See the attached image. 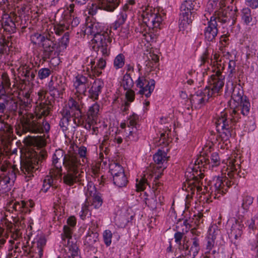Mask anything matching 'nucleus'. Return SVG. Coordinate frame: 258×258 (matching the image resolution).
Returning a JSON list of instances; mask_svg holds the SVG:
<instances>
[{
  "mask_svg": "<svg viewBox=\"0 0 258 258\" xmlns=\"http://www.w3.org/2000/svg\"><path fill=\"white\" fill-rule=\"evenodd\" d=\"M221 163L219 154L217 152L212 153L209 157L200 156L194 164H191L186 169L185 173L186 179L184 187L187 192L186 199L192 198L195 194H204L207 192L210 196V193L207 190L208 186H204L203 188V179L204 177V172L207 169L214 170V167L218 166Z\"/></svg>",
  "mask_w": 258,
  "mask_h": 258,
  "instance_id": "7ed1b4c3",
  "label": "nucleus"
},
{
  "mask_svg": "<svg viewBox=\"0 0 258 258\" xmlns=\"http://www.w3.org/2000/svg\"><path fill=\"white\" fill-rule=\"evenodd\" d=\"M132 12L133 11L131 9H128V6L125 3L123 5L120 9L119 14L117 15L116 20L111 25L109 30L111 31L112 30H117L120 26L125 23L128 14Z\"/></svg>",
  "mask_w": 258,
  "mask_h": 258,
  "instance_id": "2f4dec72",
  "label": "nucleus"
},
{
  "mask_svg": "<svg viewBox=\"0 0 258 258\" xmlns=\"http://www.w3.org/2000/svg\"><path fill=\"white\" fill-rule=\"evenodd\" d=\"M133 12L139 9L142 13L143 22L147 26L158 27L163 20V14L156 12V10L150 7L147 0H125V3Z\"/></svg>",
  "mask_w": 258,
  "mask_h": 258,
  "instance_id": "1a4fd4ad",
  "label": "nucleus"
},
{
  "mask_svg": "<svg viewBox=\"0 0 258 258\" xmlns=\"http://www.w3.org/2000/svg\"><path fill=\"white\" fill-rule=\"evenodd\" d=\"M109 171L112 177L124 172L123 167L118 163L112 162L108 165Z\"/></svg>",
  "mask_w": 258,
  "mask_h": 258,
  "instance_id": "13d9d810",
  "label": "nucleus"
},
{
  "mask_svg": "<svg viewBox=\"0 0 258 258\" xmlns=\"http://www.w3.org/2000/svg\"><path fill=\"white\" fill-rule=\"evenodd\" d=\"M162 170L163 168H162L156 169L153 174L152 189L155 196L156 200L154 202H156V203L151 206L152 209L156 208L158 205L162 206L164 204L163 184L159 181V179L162 175Z\"/></svg>",
  "mask_w": 258,
  "mask_h": 258,
  "instance_id": "a211bd4d",
  "label": "nucleus"
},
{
  "mask_svg": "<svg viewBox=\"0 0 258 258\" xmlns=\"http://www.w3.org/2000/svg\"><path fill=\"white\" fill-rule=\"evenodd\" d=\"M243 94L239 87L233 86V83H231L229 91L226 85L225 95L231 97V109H224L216 114L214 117L218 135H216L214 131H211L209 138L213 145L218 143L220 148L223 150H227L230 147L229 139L235 137L236 130L239 126L237 123L241 118V115L246 116L249 113L250 102L245 96H243Z\"/></svg>",
  "mask_w": 258,
  "mask_h": 258,
  "instance_id": "f257e3e1",
  "label": "nucleus"
},
{
  "mask_svg": "<svg viewBox=\"0 0 258 258\" xmlns=\"http://www.w3.org/2000/svg\"><path fill=\"white\" fill-rule=\"evenodd\" d=\"M135 82L131 77L130 73H126L123 76L120 82V86L124 90L132 89Z\"/></svg>",
  "mask_w": 258,
  "mask_h": 258,
  "instance_id": "864d4df0",
  "label": "nucleus"
},
{
  "mask_svg": "<svg viewBox=\"0 0 258 258\" xmlns=\"http://www.w3.org/2000/svg\"><path fill=\"white\" fill-rule=\"evenodd\" d=\"M126 121L127 127H135L136 126H139L140 128H141V124H140L139 116L134 112H133L127 117Z\"/></svg>",
  "mask_w": 258,
  "mask_h": 258,
  "instance_id": "052dcab7",
  "label": "nucleus"
},
{
  "mask_svg": "<svg viewBox=\"0 0 258 258\" xmlns=\"http://www.w3.org/2000/svg\"><path fill=\"white\" fill-rule=\"evenodd\" d=\"M89 80L88 77L82 74H78L73 79V87L76 93L86 95L87 89L89 88Z\"/></svg>",
  "mask_w": 258,
  "mask_h": 258,
  "instance_id": "c756f323",
  "label": "nucleus"
},
{
  "mask_svg": "<svg viewBox=\"0 0 258 258\" xmlns=\"http://www.w3.org/2000/svg\"><path fill=\"white\" fill-rule=\"evenodd\" d=\"M61 113L62 117L59 121V125L62 131L64 133H66L69 130L68 126L71 120V118L73 119L74 116L72 115L70 111L68 110L67 109H63L61 111Z\"/></svg>",
  "mask_w": 258,
  "mask_h": 258,
  "instance_id": "79ce46f5",
  "label": "nucleus"
},
{
  "mask_svg": "<svg viewBox=\"0 0 258 258\" xmlns=\"http://www.w3.org/2000/svg\"><path fill=\"white\" fill-rule=\"evenodd\" d=\"M218 68L216 73L210 76L205 88L213 98L222 94L225 83V76L222 75L220 68Z\"/></svg>",
  "mask_w": 258,
  "mask_h": 258,
  "instance_id": "dca6fc26",
  "label": "nucleus"
},
{
  "mask_svg": "<svg viewBox=\"0 0 258 258\" xmlns=\"http://www.w3.org/2000/svg\"><path fill=\"white\" fill-rule=\"evenodd\" d=\"M30 41L33 45L42 47L41 53L38 55L39 62L42 64L58 56L56 50V40L53 31L41 34L34 32L30 35Z\"/></svg>",
  "mask_w": 258,
  "mask_h": 258,
  "instance_id": "0eeeda50",
  "label": "nucleus"
},
{
  "mask_svg": "<svg viewBox=\"0 0 258 258\" xmlns=\"http://www.w3.org/2000/svg\"><path fill=\"white\" fill-rule=\"evenodd\" d=\"M148 60L146 61L147 67L151 69L156 67L159 60L158 55L150 52L149 56H148Z\"/></svg>",
  "mask_w": 258,
  "mask_h": 258,
  "instance_id": "338daca9",
  "label": "nucleus"
},
{
  "mask_svg": "<svg viewBox=\"0 0 258 258\" xmlns=\"http://www.w3.org/2000/svg\"><path fill=\"white\" fill-rule=\"evenodd\" d=\"M228 176H217L209 182L207 190L210 193L211 198L219 199L226 193L228 188L232 185H237L239 179L244 177L245 173L241 172L240 165L233 163L227 168Z\"/></svg>",
  "mask_w": 258,
  "mask_h": 258,
  "instance_id": "423d86ee",
  "label": "nucleus"
},
{
  "mask_svg": "<svg viewBox=\"0 0 258 258\" xmlns=\"http://www.w3.org/2000/svg\"><path fill=\"white\" fill-rule=\"evenodd\" d=\"M229 224L231 225L230 232H228L229 238L237 240L240 238L244 228V224L239 217L238 219L233 218L229 220Z\"/></svg>",
  "mask_w": 258,
  "mask_h": 258,
  "instance_id": "bb28decb",
  "label": "nucleus"
},
{
  "mask_svg": "<svg viewBox=\"0 0 258 258\" xmlns=\"http://www.w3.org/2000/svg\"><path fill=\"white\" fill-rule=\"evenodd\" d=\"M213 98L210 95L209 91L205 88L197 91L190 96V102L192 107L200 109Z\"/></svg>",
  "mask_w": 258,
  "mask_h": 258,
  "instance_id": "5701e85b",
  "label": "nucleus"
},
{
  "mask_svg": "<svg viewBox=\"0 0 258 258\" xmlns=\"http://www.w3.org/2000/svg\"><path fill=\"white\" fill-rule=\"evenodd\" d=\"M39 67V63L36 61L30 59L26 61L21 62L19 67L18 69L19 74L23 78V81L28 83V85H25L22 90V94L25 99L27 103L30 102L32 100L31 95L33 92V87L34 85V83L37 82V70L36 66Z\"/></svg>",
  "mask_w": 258,
  "mask_h": 258,
  "instance_id": "9d476101",
  "label": "nucleus"
},
{
  "mask_svg": "<svg viewBox=\"0 0 258 258\" xmlns=\"http://www.w3.org/2000/svg\"><path fill=\"white\" fill-rule=\"evenodd\" d=\"M67 107L68 108V109H67L70 111L72 115L74 116L73 120L75 118L80 117V116L82 115V107L81 101H80L79 98L70 97L68 100Z\"/></svg>",
  "mask_w": 258,
  "mask_h": 258,
  "instance_id": "c9c22d12",
  "label": "nucleus"
},
{
  "mask_svg": "<svg viewBox=\"0 0 258 258\" xmlns=\"http://www.w3.org/2000/svg\"><path fill=\"white\" fill-rule=\"evenodd\" d=\"M67 225L63 227L62 232L61 233V243L62 245H71L72 243L77 244L76 241L73 240L72 235L77 224V219L74 216L69 217L67 220Z\"/></svg>",
  "mask_w": 258,
  "mask_h": 258,
  "instance_id": "aec40b11",
  "label": "nucleus"
},
{
  "mask_svg": "<svg viewBox=\"0 0 258 258\" xmlns=\"http://www.w3.org/2000/svg\"><path fill=\"white\" fill-rule=\"evenodd\" d=\"M66 84L60 77L51 76L47 83L49 94L53 98H57L62 95L66 89Z\"/></svg>",
  "mask_w": 258,
  "mask_h": 258,
  "instance_id": "4be33fe9",
  "label": "nucleus"
},
{
  "mask_svg": "<svg viewBox=\"0 0 258 258\" xmlns=\"http://www.w3.org/2000/svg\"><path fill=\"white\" fill-rule=\"evenodd\" d=\"M245 223L249 231L254 232L257 230L258 236V212L250 219L247 220Z\"/></svg>",
  "mask_w": 258,
  "mask_h": 258,
  "instance_id": "4d7b16f0",
  "label": "nucleus"
},
{
  "mask_svg": "<svg viewBox=\"0 0 258 258\" xmlns=\"http://www.w3.org/2000/svg\"><path fill=\"white\" fill-rule=\"evenodd\" d=\"M208 20L207 24L205 25L203 29L204 39L207 44H210L211 43L215 42L216 38L219 31V24L215 21V18Z\"/></svg>",
  "mask_w": 258,
  "mask_h": 258,
  "instance_id": "b1692460",
  "label": "nucleus"
},
{
  "mask_svg": "<svg viewBox=\"0 0 258 258\" xmlns=\"http://www.w3.org/2000/svg\"><path fill=\"white\" fill-rule=\"evenodd\" d=\"M227 64H228V68L227 69L228 77L231 78L236 73V62L235 60L232 59L229 60L227 62L226 61H224L223 63V66L221 67V69H220L222 72L224 70L225 67Z\"/></svg>",
  "mask_w": 258,
  "mask_h": 258,
  "instance_id": "8fccbe9b",
  "label": "nucleus"
},
{
  "mask_svg": "<svg viewBox=\"0 0 258 258\" xmlns=\"http://www.w3.org/2000/svg\"><path fill=\"white\" fill-rule=\"evenodd\" d=\"M104 86V83L102 80L100 79H95L91 87L88 88V97L93 101H97Z\"/></svg>",
  "mask_w": 258,
  "mask_h": 258,
  "instance_id": "473e14b6",
  "label": "nucleus"
},
{
  "mask_svg": "<svg viewBox=\"0 0 258 258\" xmlns=\"http://www.w3.org/2000/svg\"><path fill=\"white\" fill-rule=\"evenodd\" d=\"M47 239L46 235L42 233H38L32 241V247L30 246V252L33 248L39 258L43 256L44 249L46 246Z\"/></svg>",
  "mask_w": 258,
  "mask_h": 258,
  "instance_id": "cd10ccee",
  "label": "nucleus"
},
{
  "mask_svg": "<svg viewBox=\"0 0 258 258\" xmlns=\"http://www.w3.org/2000/svg\"><path fill=\"white\" fill-rule=\"evenodd\" d=\"M124 132V142L129 146L138 141L141 134V128H140L139 126L135 127H127Z\"/></svg>",
  "mask_w": 258,
  "mask_h": 258,
  "instance_id": "72a5a7b5",
  "label": "nucleus"
},
{
  "mask_svg": "<svg viewBox=\"0 0 258 258\" xmlns=\"http://www.w3.org/2000/svg\"><path fill=\"white\" fill-rule=\"evenodd\" d=\"M192 236L188 240H183V245L180 246L187 250L190 253L188 258L196 257L200 250V238L201 232L198 231L196 228L191 227L190 229Z\"/></svg>",
  "mask_w": 258,
  "mask_h": 258,
  "instance_id": "f3484780",
  "label": "nucleus"
},
{
  "mask_svg": "<svg viewBox=\"0 0 258 258\" xmlns=\"http://www.w3.org/2000/svg\"><path fill=\"white\" fill-rule=\"evenodd\" d=\"M53 70L49 68H42L37 71V83H39V80H44L51 75L53 73Z\"/></svg>",
  "mask_w": 258,
  "mask_h": 258,
  "instance_id": "6e6d98bb",
  "label": "nucleus"
},
{
  "mask_svg": "<svg viewBox=\"0 0 258 258\" xmlns=\"http://www.w3.org/2000/svg\"><path fill=\"white\" fill-rule=\"evenodd\" d=\"M0 134L8 140L13 139V127L7 122H5L0 117Z\"/></svg>",
  "mask_w": 258,
  "mask_h": 258,
  "instance_id": "a19ab883",
  "label": "nucleus"
},
{
  "mask_svg": "<svg viewBox=\"0 0 258 258\" xmlns=\"http://www.w3.org/2000/svg\"><path fill=\"white\" fill-rule=\"evenodd\" d=\"M77 33L80 34L81 37L87 36L88 39H92L98 48V53H101L105 56L110 55L109 45L113 37L112 32L108 29L103 31L102 24L100 23L87 20L84 25L81 26Z\"/></svg>",
  "mask_w": 258,
  "mask_h": 258,
  "instance_id": "39448f33",
  "label": "nucleus"
},
{
  "mask_svg": "<svg viewBox=\"0 0 258 258\" xmlns=\"http://www.w3.org/2000/svg\"><path fill=\"white\" fill-rule=\"evenodd\" d=\"M162 23L158 27L147 26L146 24L144 23L142 24L140 28V35L139 36L142 39L145 40L148 43L154 42L156 40L157 34L153 32L154 29L160 28V26Z\"/></svg>",
  "mask_w": 258,
  "mask_h": 258,
  "instance_id": "7c9ffc66",
  "label": "nucleus"
},
{
  "mask_svg": "<svg viewBox=\"0 0 258 258\" xmlns=\"http://www.w3.org/2000/svg\"><path fill=\"white\" fill-rule=\"evenodd\" d=\"M202 74L199 73L194 70H190L186 72L185 77L186 83L189 85H194L197 82L200 81Z\"/></svg>",
  "mask_w": 258,
  "mask_h": 258,
  "instance_id": "49530a36",
  "label": "nucleus"
},
{
  "mask_svg": "<svg viewBox=\"0 0 258 258\" xmlns=\"http://www.w3.org/2000/svg\"><path fill=\"white\" fill-rule=\"evenodd\" d=\"M12 42L8 39H0V61H3L6 57L13 51Z\"/></svg>",
  "mask_w": 258,
  "mask_h": 258,
  "instance_id": "ea45409f",
  "label": "nucleus"
},
{
  "mask_svg": "<svg viewBox=\"0 0 258 258\" xmlns=\"http://www.w3.org/2000/svg\"><path fill=\"white\" fill-rule=\"evenodd\" d=\"M86 195L87 197L89 195L92 198L90 206H93L95 209H98L102 206L103 200L101 195L96 191L94 186L88 187Z\"/></svg>",
  "mask_w": 258,
  "mask_h": 258,
  "instance_id": "4c0bfd02",
  "label": "nucleus"
},
{
  "mask_svg": "<svg viewBox=\"0 0 258 258\" xmlns=\"http://www.w3.org/2000/svg\"><path fill=\"white\" fill-rule=\"evenodd\" d=\"M219 233L220 230L217 226L215 225L209 228L204 244L205 253L210 254L212 250L216 247L217 245L216 239Z\"/></svg>",
  "mask_w": 258,
  "mask_h": 258,
  "instance_id": "393cba45",
  "label": "nucleus"
},
{
  "mask_svg": "<svg viewBox=\"0 0 258 258\" xmlns=\"http://www.w3.org/2000/svg\"><path fill=\"white\" fill-rule=\"evenodd\" d=\"M249 246L252 252V255L255 258H258V236L256 237V239L249 241Z\"/></svg>",
  "mask_w": 258,
  "mask_h": 258,
  "instance_id": "774afa93",
  "label": "nucleus"
},
{
  "mask_svg": "<svg viewBox=\"0 0 258 258\" xmlns=\"http://www.w3.org/2000/svg\"><path fill=\"white\" fill-rule=\"evenodd\" d=\"M242 202L239 210H242V213L244 214L248 211L250 206L253 202V198L247 192L243 193L241 196Z\"/></svg>",
  "mask_w": 258,
  "mask_h": 258,
  "instance_id": "a18cd8bd",
  "label": "nucleus"
},
{
  "mask_svg": "<svg viewBox=\"0 0 258 258\" xmlns=\"http://www.w3.org/2000/svg\"><path fill=\"white\" fill-rule=\"evenodd\" d=\"M0 196L8 192L13 185L17 177L20 173L18 168L15 165L8 161H4L0 163Z\"/></svg>",
  "mask_w": 258,
  "mask_h": 258,
  "instance_id": "f8f14e48",
  "label": "nucleus"
},
{
  "mask_svg": "<svg viewBox=\"0 0 258 258\" xmlns=\"http://www.w3.org/2000/svg\"><path fill=\"white\" fill-rule=\"evenodd\" d=\"M0 23L4 30L10 34L15 33L19 29L24 33L28 26L29 19L28 16H17L14 13L3 11Z\"/></svg>",
  "mask_w": 258,
  "mask_h": 258,
  "instance_id": "9b49d317",
  "label": "nucleus"
},
{
  "mask_svg": "<svg viewBox=\"0 0 258 258\" xmlns=\"http://www.w3.org/2000/svg\"><path fill=\"white\" fill-rule=\"evenodd\" d=\"M97 54H101L103 57L99 58L96 64H95V60L93 56L87 57L85 59L84 64L86 66L87 72L91 71L94 75L98 77L102 74V70L106 67V61L105 58L107 56H105L101 53H98V50H97Z\"/></svg>",
  "mask_w": 258,
  "mask_h": 258,
  "instance_id": "412c9836",
  "label": "nucleus"
},
{
  "mask_svg": "<svg viewBox=\"0 0 258 258\" xmlns=\"http://www.w3.org/2000/svg\"><path fill=\"white\" fill-rule=\"evenodd\" d=\"M241 19L242 22L246 25H250L252 20L251 11L248 8H243L241 11Z\"/></svg>",
  "mask_w": 258,
  "mask_h": 258,
  "instance_id": "5fc2aeb1",
  "label": "nucleus"
},
{
  "mask_svg": "<svg viewBox=\"0 0 258 258\" xmlns=\"http://www.w3.org/2000/svg\"><path fill=\"white\" fill-rule=\"evenodd\" d=\"M190 219H184L182 222V225L181 223H180V222H181V221L180 220H179L177 223L178 225L177 227H179V224L181 225L182 227H183L182 228V232L177 231L175 232L174 235L175 242L178 245L177 248H178L181 245H183V242L181 243V241L184 234L188 232L191 227V224L190 223Z\"/></svg>",
  "mask_w": 258,
  "mask_h": 258,
  "instance_id": "e433bc0d",
  "label": "nucleus"
},
{
  "mask_svg": "<svg viewBox=\"0 0 258 258\" xmlns=\"http://www.w3.org/2000/svg\"><path fill=\"white\" fill-rule=\"evenodd\" d=\"M99 234L98 232L92 233L87 232L84 239V244L86 245L93 246L98 239Z\"/></svg>",
  "mask_w": 258,
  "mask_h": 258,
  "instance_id": "bf43d9fd",
  "label": "nucleus"
},
{
  "mask_svg": "<svg viewBox=\"0 0 258 258\" xmlns=\"http://www.w3.org/2000/svg\"><path fill=\"white\" fill-rule=\"evenodd\" d=\"M237 8L235 7L233 9V6L226 5L222 7L218 10L214 11V13L210 17L211 19L215 18V21L217 23L224 27L228 25L231 26L233 25L236 20Z\"/></svg>",
  "mask_w": 258,
  "mask_h": 258,
  "instance_id": "4468645a",
  "label": "nucleus"
},
{
  "mask_svg": "<svg viewBox=\"0 0 258 258\" xmlns=\"http://www.w3.org/2000/svg\"><path fill=\"white\" fill-rule=\"evenodd\" d=\"M49 114V109L43 108H40L35 114L30 112L27 113L21 120L23 132H29L34 134L49 133L50 124L44 119L41 120L42 117L46 116Z\"/></svg>",
  "mask_w": 258,
  "mask_h": 258,
  "instance_id": "6e6552de",
  "label": "nucleus"
},
{
  "mask_svg": "<svg viewBox=\"0 0 258 258\" xmlns=\"http://www.w3.org/2000/svg\"><path fill=\"white\" fill-rule=\"evenodd\" d=\"M138 67L139 75L138 79L135 81V84L136 87L140 89L144 85H146V83L151 79L141 72V68L142 67L140 64L138 65Z\"/></svg>",
  "mask_w": 258,
  "mask_h": 258,
  "instance_id": "603ef678",
  "label": "nucleus"
},
{
  "mask_svg": "<svg viewBox=\"0 0 258 258\" xmlns=\"http://www.w3.org/2000/svg\"><path fill=\"white\" fill-rule=\"evenodd\" d=\"M112 178L114 184L118 187H125L128 182L127 177L124 172Z\"/></svg>",
  "mask_w": 258,
  "mask_h": 258,
  "instance_id": "3c124183",
  "label": "nucleus"
},
{
  "mask_svg": "<svg viewBox=\"0 0 258 258\" xmlns=\"http://www.w3.org/2000/svg\"><path fill=\"white\" fill-rule=\"evenodd\" d=\"M228 5L225 0H209L207 5L208 11L211 13L215 10H218L222 7Z\"/></svg>",
  "mask_w": 258,
  "mask_h": 258,
  "instance_id": "de8ad7c7",
  "label": "nucleus"
},
{
  "mask_svg": "<svg viewBox=\"0 0 258 258\" xmlns=\"http://www.w3.org/2000/svg\"><path fill=\"white\" fill-rule=\"evenodd\" d=\"M108 167L106 160L102 159L98 161L92 167V176L99 182V184H103L105 182L106 177L104 175L105 170Z\"/></svg>",
  "mask_w": 258,
  "mask_h": 258,
  "instance_id": "a878e982",
  "label": "nucleus"
},
{
  "mask_svg": "<svg viewBox=\"0 0 258 258\" xmlns=\"http://www.w3.org/2000/svg\"><path fill=\"white\" fill-rule=\"evenodd\" d=\"M155 87V81L154 79L149 80L146 85H144L141 89H139L138 94L149 98L154 91Z\"/></svg>",
  "mask_w": 258,
  "mask_h": 258,
  "instance_id": "c03bdc74",
  "label": "nucleus"
},
{
  "mask_svg": "<svg viewBox=\"0 0 258 258\" xmlns=\"http://www.w3.org/2000/svg\"><path fill=\"white\" fill-rule=\"evenodd\" d=\"M51 166L49 175L45 177L41 190L46 193L49 190L53 192L58 186V179L62 175L63 166L66 172L63 173V182L68 186H73L84 180L83 164L76 155L67 153L63 150H55L52 155Z\"/></svg>",
  "mask_w": 258,
  "mask_h": 258,
  "instance_id": "f03ea898",
  "label": "nucleus"
},
{
  "mask_svg": "<svg viewBox=\"0 0 258 258\" xmlns=\"http://www.w3.org/2000/svg\"><path fill=\"white\" fill-rule=\"evenodd\" d=\"M110 9H112V6L107 0H94L91 4H88L87 7L88 14L92 16L96 15L98 10L109 12H113L115 10H110Z\"/></svg>",
  "mask_w": 258,
  "mask_h": 258,
  "instance_id": "c85d7f7f",
  "label": "nucleus"
},
{
  "mask_svg": "<svg viewBox=\"0 0 258 258\" xmlns=\"http://www.w3.org/2000/svg\"><path fill=\"white\" fill-rule=\"evenodd\" d=\"M92 215L90 210V205L88 201V198H86L85 202L82 204L81 210L79 212V216L82 220L90 217Z\"/></svg>",
  "mask_w": 258,
  "mask_h": 258,
  "instance_id": "09e8293b",
  "label": "nucleus"
},
{
  "mask_svg": "<svg viewBox=\"0 0 258 258\" xmlns=\"http://www.w3.org/2000/svg\"><path fill=\"white\" fill-rule=\"evenodd\" d=\"M39 160L36 158H28L21 161L20 174L25 181H30L34 177L39 168Z\"/></svg>",
  "mask_w": 258,
  "mask_h": 258,
  "instance_id": "6ab92c4d",
  "label": "nucleus"
},
{
  "mask_svg": "<svg viewBox=\"0 0 258 258\" xmlns=\"http://www.w3.org/2000/svg\"><path fill=\"white\" fill-rule=\"evenodd\" d=\"M10 98L5 94L0 93V113L4 114L6 112V106L8 105Z\"/></svg>",
  "mask_w": 258,
  "mask_h": 258,
  "instance_id": "69168bd1",
  "label": "nucleus"
},
{
  "mask_svg": "<svg viewBox=\"0 0 258 258\" xmlns=\"http://www.w3.org/2000/svg\"><path fill=\"white\" fill-rule=\"evenodd\" d=\"M196 0H186L180 7L179 25L180 27H186L194 19L196 10L195 9Z\"/></svg>",
  "mask_w": 258,
  "mask_h": 258,
  "instance_id": "2eb2a0df",
  "label": "nucleus"
},
{
  "mask_svg": "<svg viewBox=\"0 0 258 258\" xmlns=\"http://www.w3.org/2000/svg\"><path fill=\"white\" fill-rule=\"evenodd\" d=\"M125 56L122 53H119L113 60V67L116 70L123 68L125 64Z\"/></svg>",
  "mask_w": 258,
  "mask_h": 258,
  "instance_id": "0e129e2a",
  "label": "nucleus"
},
{
  "mask_svg": "<svg viewBox=\"0 0 258 258\" xmlns=\"http://www.w3.org/2000/svg\"><path fill=\"white\" fill-rule=\"evenodd\" d=\"M169 132V131H165L160 133L159 138L156 140L157 146H166L169 144L170 142L168 137Z\"/></svg>",
  "mask_w": 258,
  "mask_h": 258,
  "instance_id": "e2e57ef3",
  "label": "nucleus"
},
{
  "mask_svg": "<svg viewBox=\"0 0 258 258\" xmlns=\"http://www.w3.org/2000/svg\"><path fill=\"white\" fill-rule=\"evenodd\" d=\"M148 179H150L152 182L153 181V179L151 177L150 173L147 175V177H146V175H144V176H141L136 179V188L137 191L140 192L144 191L147 186H149L150 188L151 187L150 183V181H148Z\"/></svg>",
  "mask_w": 258,
  "mask_h": 258,
  "instance_id": "37998d69",
  "label": "nucleus"
},
{
  "mask_svg": "<svg viewBox=\"0 0 258 258\" xmlns=\"http://www.w3.org/2000/svg\"><path fill=\"white\" fill-rule=\"evenodd\" d=\"M168 157L167 153L163 150L160 149L158 150L157 152L153 155V160L156 163V165L154 166L152 170L150 173V175L151 177L153 178V174L154 173V171L156 169H159L160 168H163L162 174L163 171L166 167L162 166L161 165L163 164L167 161Z\"/></svg>",
  "mask_w": 258,
  "mask_h": 258,
  "instance_id": "f704fd0d",
  "label": "nucleus"
},
{
  "mask_svg": "<svg viewBox=\"0 0 258 258\" xmlns=\"http://www.w3.org/2000/svg\"><path fill=\"white\" fill-rule=\"evenodd\" d=\"M10 87L11 82L8 75L6 73H3L0 85V93L6 94V90L9 89Z\"/></svg>",
  "mask_w": 258,
  "mask_h": 258,
  "instance_id": "680f3d73",
  "label": "nucleus"
},
{
  "mask_svg": "<svg viewBox=\"0 0 258 258\" xmlns=\"http://www.w3.org/2000/svg\"><path fill=\"white\" fill-rule=\"evenodd\" d=\"M62 258H81L79 253V248L77 244L63 245ZM57 258H62L58 256Z\"/></svg>",
  "mask_w": 258,
  "mask_h": 258,
  "instance_id": "58836bf2",
  "label": "nucleus"
},
{
  "mask_svg": "<svg viewBox=\"0 0 258 258\" xmlns=\"http://www.w3.org/2000/svg\"><path fill=\"white\" fill-rule=\"evenodd\" d=\"M93 102L88 107L86 115H82L80 117L74 118V128L80 126L87 130H90L92 126L96 124L99 114L100 106L97 101Z\"/></svg>",
  "mask_w": 258,
  "mask_h": 258,
  "instance_id": "ddd939ff",
  "label": "nucleus"
},
{
  "mask_svg": "<svg viewBox=\"0 0 258 258\" xmlns=\"http://www.w3.org/2000/svg\"><path fill=\"white\" fill-rule=\"evenodd\" d=\"M72 3L67 6V10L69 14L63 11L61 17V19L58 22L53 26V32L56 35L63 36L56 41V50L59 55L61 52H63L67 48L70 42V32L74 27L77 26L80 22V19L72 15L74 13L75 5L73 3L74 0H70ZM49 31H52L50 30Z\"/></svg>",
  "mask_w": 258,
  "mask_h": 258,
  "instance_id": "20e7f679",
  "label": "nucleus"
}]
</instances>
